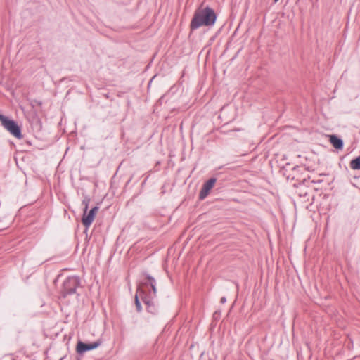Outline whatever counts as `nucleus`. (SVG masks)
<instances>
[{"label":"nucleus","instance_id":"nucleus-1","mask_svg":"<svg viewBox=\"0 0 360 360\" xmlns=\"http://www.w3.org/2000/svg\"><path fill=\"white\" fill-rule=\"evenodd\" d=\"M138 292L143 302L147 306L149 313L155 314L158 311L153 299L156 297V281L150 275L146 276V281H142L138 286Z\"/></svg>","mask_w":360,"mask_h":360},{"label":"nucleus","instance_id":"nucleus-2","mask_svg":"<svg viewBox=\"0 0 360 360\" xmlns=\"http://www.w3.org/2000/svg\"><path fill=\"white\" fill-rule=\"evenodd\" d=\"M217 20L214 11L209 6H200L194 13L191 20V30H195L202 26L211 27L214 25Z\"/></svg>","mask_w":360,"mask_h":360},{"label":"nucleus","instance_id":"nucleus-3","mask_svg":"<svg viewBox=\"0 0 360 360\" xmlns=\"http://www.w3.org/2000/svg\"><path fill=\"white\" fill-rule=\"evenodd\" d=\"M80 285V280L78 276H69L63 282L62 295L66 297L68 295L75 293L76 289Z\"/></svg>","mask_w":360,"mask_h":360},{"label":"nucleus","instance_id":"nucleus-4","mask_svg":"<svg viewBox=\"0 0 360 360\" xmlns=\"http://www.w3.org/2000/svg\"><path fill=\"white\" fill-rule=\"evenodd\" d=\"M0 121L1 122V125L13 136L18 139H21L22 137L21 129L15 121L10 120L5 115L1 114Z\"/></svg>","mask_w":360,"mask_h":360},{"label":"nucleus","instance_id":"nucleus-5","mask_svg":"<svg viewBox=\"0 0 360 360\" xmlns=\"http://www.w3.org/2000/svg\"><path fill=\"white\" fill-rule=\"evenodd\" d=\"M101 345L100 341H96L91 343H84L79 341L77 345V352L78 354H84V352L96 349Z\"/></svg>","mask_w":360,"mask_h":360},{"label":"nucleus","instance_id":"nucleus-6","mask_svg":"<svg viewBox=\"0 0 360 360\" xmlns=\"http://www.w3.org/2000/svg\"><path fill=\"white\" fill-rule=\"evenodd\" d=\"M98 210V207L97 206H95L93 207L88 213L84 212L83 217H82V224L83 225L88 229L90 225L92 224V222L94 220L95 215L97 213Z\"/></svg>","mask_w":360,"mask_h":360},{"label":"nucleus","instance_id":"nucleus-7","mask_svg":"<svg viewBox=\"0 0 360 360\" xmlns=\"http://www.w3.org/2000/svg\"><path fill=\"white\" fill-rule=\"evenodd\" d=\"M216 179L211 178L203 184L202 188L199 193V198L200 200H203L207 196L210 190L213 188Z\"/></svg>","mask_w":360,"mask_h":360},{"label":"nucleus","instance_id":"nucleus-8","mask_svg":"<svg viewBox=\"0 0 360 360\" xmlns=\"http://www.w3.org/2000/svg\"><path fill=\"white\" fill-rule=\"evenodd\" d=\"M329 141L335 149L342 150L343 148V141L336 135H330Z\"/></svg>","mask_w":360,"mask_h":360},{"label":"nucleus","instance_id":"nucleus-9","mask_svg":"<svg viewBox=\"0 0 360 360\" xmlns=\"http://www.w3.org/2000/svg\"><path fill=\"white\" fill-rule=\"evenodd\" d=\"M350 167L352 169H360V156L357 157L356 158L352 160L350 162Z\"/></svg>","mask_w":360,"mask_h":360},{"label":"nucleus","instance_id":"nucleus-10","mask_svg":"<svg viewBox=\"0 0 360 360\" xmlns=\"http://www.w3.org/2000/svg\"><path fill=\"white\" fill-rule=\"evenodd\" d=\"M89 202H90V198L88 197H85L84 199L82 200V205H84V209H83L84 212H87Z\"/></svg>","mask_w":360,"mask_h":360},{"label":"nucleus","instance_id":"nucleus-11","mask_svg":"<svg viewBox=\"0 0 360 360\" xmlns=\"http://www.w3.org/2000/svg\"><path fill=\"white\" fill-rule=\"evenodd\" d=\"M136 311L138 312H141V311L142 307H141V305L140 302H138V303L136 304Z\"/></svg>","mask_w":360,"mask_h":360},{"label":"nucleus","instance_id":"nucleus-12","mask_svg":"<svg viewBox=\"0 0 360 360\" xmlns=\"http://www.w3.org/2000/svg\"><path fill=\"white\" fill-rule=\"evenodd\" d=\"M139 296H140V293L138 292V290H136V294L135 295V304L139 302Z\"/></svg>","mask_w":360,"mask_h":360},{"label":"nucleus","instance_id":"nucleus-13","mask_svg":"<svg viewBox=\"0 0 360 360\" xmlns=\"http://www.w3.org/2000/svg\"><path fill=\"white\" fill-rule=\"evenodd\" d=\"M226 302V297H222L221 298V300H220V302L223 304V303H225Z\"/></svg>","mask_w":360,"mask_h":360},{"label":"nucleus","instance_id":"nucleus-14","mask_svg":"<svg viewBox=\"0 0 360 360\" xmlns=\"http://www.w3.org/2000/svg\"><path fill=\"white\" fill-rule=\"evenodd\" d=\"M278 0H274V2H277Z\"/></svg>","mask_w":360,"mask_h":360}]
</instances>
